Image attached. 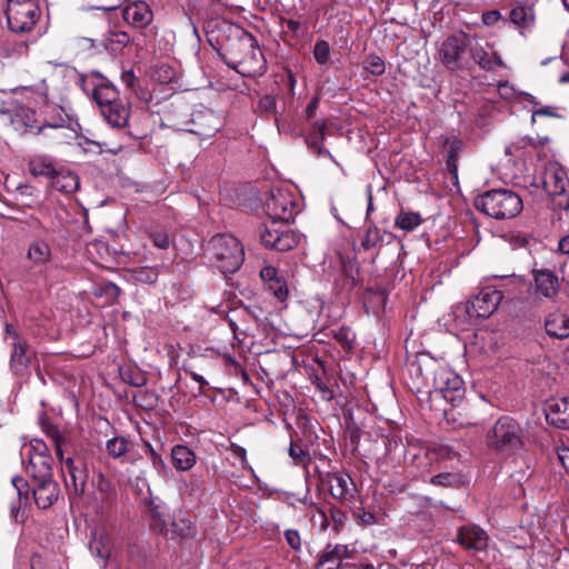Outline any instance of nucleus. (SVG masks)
Listing matches in <instances>:
<instances>
[{"label": "nucleus", "instance_id": "1", "mask_svg": "<svg viewBox=\"0 0 569 569\" xmlns=\"http://www.w3.org/2000/svg\"><path fill=\"white\" fill-rule=\"evenodd\" d=\"M264 211L270 221L260 231L261 243L269 249L284 252L295 248L301 240V234L289 226L279 222L293 220L298 212L295 194L288 188H273L266 201Z\"/></svg>", "mask_w": 569, "mask_h": 569}, {"label": "nucleus", "instance_id": "2", "mask_svg": "<svg viewBox=\"0 0 569 569\" xmlns=\"http://www.w3.org/2000/svg\"><path fill=\"white\" fill-rule=\"evenodd\" d=\"M410 373L421 379V385L430 389V392H439L451 403L461 400L465 393L462 378L442 366L429 353H420L410 363Z\"/></svg>", "mask_w": 569, "mask_h": 569}, {"label": "nucleus", "instance_id": "3", "mask_svg": "<svg viewBox=\"0 0 569 569\" xmlns=\"http://www.w3.org/2000/svg\"><path fill=\"white\" fill-rule=\"evenodd\" d=\"M47 97L48 86L44 80L31 87L0 90V113L28 118L29 113H32L31 103H46Z\"/></svg>", "mask_w": 569, "mask_h": 569}, {"label": "nucleus", "instance_id": "4", "mask_svg": "<svg viewBox=\"0 0 569 569\" xmlns=\"http://www.w3.org/2000/svg\"><path fill=\"white\" fill-rule=\"evenodd\" d=\"M475 207L488 217L502 220L518 216L522 208V199L508 189H493L475 199Z\"/></svg>", "mask_w": 569, "mask_h": 569}, {"label": "nucleus", "instance_id": "5", "mask_svg": "<svg viewBox=\"0 0 569 569\" xmlns=\"http://www.w3.org/2000/svg\"><path fill=\"white\" fill-rule=\"evenodd\" d=\"M207 252L210 260L222 273H233L243 260V247L231 234H216L208 243Z\"/></svg>", "mask_w": 569, "mask_h": 569}, {"label": "nucleus", "instance_id": "6", "mask_svg": "<svg viewBox=\"0 0 569 569\" xmlns=\"http://www.w3.org/2000/svg\"><path fill=\"white\" fill-rule=\"evenodd\" d=\"M4 14L12 32L26 33L36 26L40 10L36 0H7Z\"/></svg>", "mask_w": 569, "mask_h": 569}, {"label": "nucleus", "instance_id": "7", "mask_svg": "<svg viewBox=\"0 0 569 569\" xmlns=\"http://www.w3.org/2000/svg\"><path fill=\"white\" fill-rule=\"evenodd\" d=\"M523 431L520 425L508 416L500 417L488 432V445L497 450H513L522 446Z\"/></svg>", "mask_w": 569, "mask_h": 569}, {"label": "nucleus", "instance_id": "8", "mask_svg": "<svg viewBox=\"0 0 569 569\" xmlns=\"http://www.w3.org/2000/svg\"><path fill=\"white\" fill-rule=\"evenodd\" d=\"M323 487L328 488L330 496L342 506L352 508L356 503L358 489L351 476L345 471H327L319 475Z\"/></svg>", "mask_w": 569, "mask_h": 569}, {"label": "nucleus", "instance_id": "9", "mask_svg": "<svg viewBox=\"0 0 569 569\" xmlns=\"http://www.w3.org/2000/svg\"><path fill=\"white\" fill-rule=\"evenodd\" d=\"M80 87L87 94H91L99 109L120 100L116 87L98 71L81 77Z\"/></svg>", "mask_w": 569, "mask_h": 569}, {"label": "nucleus", "instance_id": "10", "mask_svg": "<svg viewBox=\"0 0 569 569\" xmlns=\"http://www.w3.org/2000/svg\"><path fill=\"white\" fill-rule=\"evenodd\" d=\"M470 46L469 37L460 32L449 36L443 40L439 49L441 63L451 71L460 70L465 67L463 54Z\"/></svg>", "mask_w": 569, "mask_h": 569}, {"label": "nucleus", "instance_id": "11", "mask_svg": "<svg viewBox=\"0 0 569 569\" xmlns=\"http://www.w3.org/2000/svg\"><path fill=\"white\" fill-rule=\"evenodd\" d=\"M62 470L69 477V480H66L67 487L71 488L74 496L81 497L88 480V466L84 458L81 456L66 458Z\"/></svg>", "mask_w": 569, "mask_h": 569}, {"label": "nucleus", "instance_id": "12", "mask_svg": "<svg viewBox=\"0 0 569 569\" xmlns=\"http://www.w3.org/2000/svg\"><path fill=\"white\" fill-rule=\"evenodd\" d=\"M191 122L194 128L190 131L202 137L213 136L223 124L218 113L202 106L192 112Z\"/></svg>", "mask_w": 569, "mask_h": 569}, {"label": "nucleus", "instance_id": "13", "mask_svg": "<svg viewBox=\"0 0 569 569\" xmlns=\"http://www.w3.org/2000/svg\"><path fill=\"white\" fill-rule=\"evenodd\" d=\"M503 295L500 290L488 286L480 290L476 298L470 303L472 311H475L477 318H489L497 310L501 303Z\"/></svg>", "mask_w": 569, "mask_h": 569}, {"label": "nucleus", "instance_id": "14", "mask_svg": "<svg viewBox=\"0 0 569 569\" xmlns=\"http://www.w3.org/2000/svg\"><path fill=\"white\" fill-rule=\"evenodd\" d=\"M543 190L549 196H560L566 191L567 174L558 162H548L541 178Z\"/></svg>", "mask_w": 569, "mask_h": 569}, {"label": "nucleus", "instance_id": "15", "mask_svg": "<svg viewBox=\"0 0 569 569\" xmlns=\"http://www.w3.org/2000/svg\"><path fill=\"white\" fill-rule=\"evenodd\" d=\"M32 497L40 509H48L59 497V486L52 478L32 480Z\"/></svg>", "mask_w": 569, "mask_h": 569}, {"label": "nucleus", "instance_id": "16", "mask_svg": "<svg viewBox=\"0 0 569 569\" xmlns=\"http://www.w3.org/2000/svg\"><path fill=\"white\" fill-rule=\"evenodd\" d=\"M487 532L477 525H466L458 529L457 541L460 546L472 551H482L488 546Z\"/></svg>", "mask_w": 569, "mask_h": 569}, {"label": "nucleus", "instance_id": "17", "mask_svg": "<svg viewBox=\"0 0 569 569\" xmlns=\"http://www.w3.org/2000/svg\"><path fill=\"white\" fill-rule=\"evenodd\" d=\"M123 20L136 29L147 28L153 20V12L144 1H133L122 10Z\"/></svg>", "mask_w": 569, "mask_h": 569}, {"label": "nucleus", "instance_id": "18", "mask_svg": "<svg viewBox=\"0 0 569 569\" xmlns=\"http://www.w3.org/2000/svg\"><path fill=\"white\" fill-rule=\"evenodd\" d=\"M26 259L32 268H46L53 260L52 248L47 240L36 238L28 244Z\"/></svg>", "mask_w": 569, "mask_h": 569}, {"label": "nucleus", "instance_id": "19", "mask_svg": "<svg viewBox=\"0 0 569 569\" xmlns=\"http://www.w3.org/2000/svg\"><path fill=\"white\" fill-rule=\"evenodd\" d=\"M546 418L555 427L569 430V397L548 401Z\"/></svg>", "mask_w": 569, "mask_h": 569}, {"label": "nucleus", "instance_id": "20", "mask_svg": "<svg viewBox=\"0 0 569 569\" xmlns=\"http://www.w3.org/2000/svg\"><path fill=\"white\" fill-rule=\"evenodd\" d=\"M11 348L9 361L10 370L14 375H23L27 372L32 359L30 346L28 341L23 339L17 342H11Z\"/></svg>", "mask_w": 569, "mask_h": 569}, {"label": "nucleus", "instance_id": "21", "mask_svg": "<svg viewBox=\"0 0 569 569\" xmlns=\"http://www.w3.org/2000/svg\"><path fill=\"white\" fill-rule=\"evenodd\" d=\"M471 59L482 70L493 71L496 67H503L501 57L492 50L489 43L473 46L469 49Z\"/></svg>", "mask_w": 569, "mask_h": 569}, {"label": "nucleus", "instance_id": "22", "mask_svg": "<svg viewBox=\"0 0 569 569\" xmlns=\"http://www.w3.org/2000/svg\"><path fill=\"white\" fill-rule=\"evenodd\" d=\"M101 116L113 128H123L128 123L130 110L127 103L118 100L100 108Z\"/></svg>", "mask_w": 569, "mask_h": 569}, {"label": "nucleus", "instance_id": "23", "mask_svg": "<svg viewBox=\"0 0 569 569\" xmlns=\"http://www.w3.org/2000/svg\"><path fill=\"white\" fill-rule=\"evenodd\" d=\"M533 281L536 291L548 298L551 299L558 293L559 289V281L557 276L547 269H540V270H533Z\"/></svg>", "mask_w": 569, "mask_h": 569}, {"label": "nucleus", "instance_id": "24", "mask_svg": "<svg viewBox=\"0 0 569 569\" xmlns=\"http://www.w3.org/2000/svg\"><path fill=\"white\" fill-rule=\"evenodd\" d=\"M347 558H351V551L349 550L348 546L328 545L319 558V566L323 567L329 565L325 569H340L342 566V560Z\"/></svg>", "mask_w": 569, "mask_h": 569}, {"label": "nucleus", "instance_id": "25", "mask_svg": "<svg viewBox=\"0 0 569 569\" xmlns=\"http://www.w3.org/2000/svg\"><path fill=\"white\" fill-rule=\"evenodd\" d=\"M28 167L32 176L46 177L51 182L60 166L51 157L38 154L30 159Z\"/></svg>", "mask_w": 569, "mask_h": 569}, {"label": "nucleus", "instance_id": "26", "mask_svg": "<svg viewBox=\"0 0 569 569\" xmlns=\"http://www.w3.org/2000/svg\"><path fill=\"white\" fill-rule=\"evenodd\" d=\"M545 328L548 336L565 339L569 337V318L566 313L553 311L547 316Z\"/></svg>", "mask_w": 569, "mask_h": 569}, {"label": "nucleus", "instance_id": "27", "mask_svg": "<svg viewBox=\"0 0 569 569\" xmlns=\"http://www.w3.org/2000/svg\"><path fill=\"white\" fill-rule=\"evenodd\" d=\"M52 189L62 193H72L79 188L78 176L68 168L59 167L58 172L50 182Z\"/></svg>", "mask_w": 569, "mask_h": 569}, {"label": "nucleus", "instance_id": "28", "mask_svg": "<svg viewBox=\"0 0 569 569\" xmlns=\"http://www.w3.org/2000/svg\"><path fill=\"white\" fill-rule=\"evenodd\" d=\"M14 200L22 207L38 208L42 204L41 192L28 183H19L14 188Z\"/></svg>", "mask_w": 569, "mask_h": 569}, {"label": "nucleus", "instance_id": "29", "mask_svg": "<svg viewBox=\"0 0 569 569\" xmlns=\"http://www.w3.org/2000/svg\"><path fill=\"white\" fill-rule=\"evenodd\" d=\"M450 317L452 326L459 331L469 330L477 318L469 303H459L455 306Z\"/></svg>", "mask_w": 569, "mask_h": 569}, {"label": "nucleus", "instance_id": "30", "mask_svg": "<svg viewBox=\"0 0 569 569\" xmlns=\"http://www.w3.org/2000/svg\"><path fill=\"white\" fill-rule=\"evenodd\" d=\"M149 515L151 528L157 532L163 533L170 522L168 507L164 503L152 499L149 502Z\"/></svg>", "mask_w": 569, "mask_h": 569}, {"label": "nucleus", "instance_id": "31", "mask_svg": "<svg viewBox=\"0 0 569 569\" xmlns=\"http://www.w3.org/2000/svg\"><path fill=\"white\" fill-rule=\"evenodd\" d=\"M171 462L178 471H188L196 465L194 452L184 445H174L171 448Z\"/></svg>", "mask_w": 569, "mask_h": 569}, {"label": "nucleus", "instance_id": "32", "mask_svg": "<svg viewBox=\"0 0 569 569\" xmlns=\"http://www.w3.org/2000/svg\"><path fill=\"white\" fill-rule=\"evenodd\" d=\"M28 460L27 472L31 476L32 480L42 478H52V458L47 457H30Z\"/></svg>", "mask_w": 569, "mask_h": 569}, {"label": "nucleus", "instance_id": "33", "mask_svg": "<svg viewBox=\"0 0 569 569\" xmlns=\"http://www.w3.org/2000/svg\"><path fill=\"white\" fill-rule=\"evenodd\" d=\"M46 116L47 126L50 128H67L72 121L71 116L58 106H48Z\"/></svg>", "mask_w": 569, "mask_h": 569}, {"label": "nucleus", "instance_id": "34", "mask_svg": "<svg viewBox=\"0 0 569 569\" xmlns=\"http://www.w3.org/2000/svg\"><path fill=\"white\" fill-rule=\"evenodd\" d=\"M325 123H315L312 131L306 138V142L309 149H311L318 156H329L330 158H332L329 150L322 147V141L325 139Z\"/></svg>", "mask_w": 569, "mask_h": 569}, {"label": "nucleus", "instance_id": "35", "mask_svg": "<svg viewBox=\"0 0 569 569\" xmlns=\"http://www.w3.org/2000/svg\"><path fill=\"white\" fill-rule=\"evenodd\" d=\"M11 483H12L13 488L16 489L17 495L19 497V503L18 505L12 503L11 509H10L12 517H14V519H17L20 509L22 508L23 505H27V502L29 500L30 486L22 477H19V476L13 477L11 479Z\"/></svg>", "mask_w": 569, "mask_h": 569}, {"label": "nucleus", "instance_id": "36", "mask_svg": "<svg viewBox=\"0 0 569 569\" xmlns=\"http://www.w3.org/2000/svg\"><path fill=\"white\" fill-rule=\"evenodd\" d=\"M144 453L159 477L168 479L172 475L171 469L164 462L161 455L149 442H144Z\"/></svg>", "mask_w": 569, "mask_h": 569}, {"label": "nucleus", "instance_id": "37", "mask_svg": "<svg viewBox=\"0 0 569 569\" xmlns=\"http://www.w3.org/2000/svg\"><path fill=\"white\" fill-rule=\"evenodd\" d=\"M422 222L420 213L401 210L395 219V226L406 232H411Z\"/></svg>", "mask_w": 569, "mask_h": 569}, {"label": "nucleus", "instance_id": "38", "mask_svg": "<svg viewBox=\"0 0 569 569\" xmlns=\"http://www.w3.org/2000/svg\"><path fill=\"white\" fill-rule=\"evenodd\" d=\"M170 535L171 538H186L193 535L192 522L189 519L180 518L178 520H170L169 526L163 532Z\"/></svg>", "mask_w": 569, "mask_h": 569}, {"label": "nucleus", "instance_id": "39", "mask_svg": "<svg viewBox=\"0 0 569 569\" xmlns=\"http://www.w3.org/2000/svg\"><path fill=\"white\" fill-rule=\"evenodd\" d=\"M108 541V536L100 533L99 536L96 535L89 543L90 552L103 561V567L107 566V559L110 556Z\"/></svg>", "mask_w": 569, "mask_h": 569}, {"label": "nucleus", "instance_id": "40", "mask_svg": "<svg viewBox=\"0 0 569 569\" xmlns=\"http://www.w3.org/2000/svg\"><path fill=\"white\" fill-rule=\"evenodd\" d=\"M129 279L143 284H152L158 280V271L150 267H140L128 270Z\"/></svg>", "mask_w": 569, "mask_h": 569}, {"label": "nucleus", "instance_id": "41", "mask_svg": "<svg viewBox=\"0 0 569 569\" xmlns=\"http://www.w3.org/2000/svg\"><path fill=\"white\" fill-rule=\"evenodd\" d=\"M50 456L49 448L42 439H31L29 445H24L21 449L22 461L30 457H47Z\"/></svg>", "mask_w": 569, "mask_h": 569}, {"label": "nucleus", "instance_id": "42", "mask_svg": "<svg viewBox=\"0 0 569 569\" xmlns=\"http://www.w3.org/2000/svg\"><path fill=\"white\" fill-rule=\"evenodd\" d=\"M510 21L521 28L529 27L533 22V12L530 7L519 6L510 10Z\"/></svg>", "mask_w": 569, "mask_h": 569}, {"label": "nucleus", "instance_id": "43", "mask_svg": "<svg viewBox=\"0 0 569 569\" xmlns=\"http://www.w3.org/2000/svg\"><path fill=\"white\" fill-rule=\"evenodd\" d=\"M130 442L124 437H113L106 442L108 455L114 459L124 457L129 452Z\"/></svg>", "mask_w": 569, "mask_h": 569}, {"label": "nucleus", "instance_id": "44", "mask_svg": "<svg viewBox=\"0 0 569 569\" xmlns=\"http://www.w3.org/2000/svg\"><path fill=\"white\" fill-rule=\"evenodd\" d=\"M131 39L124 31H110L106 37V48L112 52L121 51L130 43Z\"/></svg>", "mask_w": 569, "mask_h": 569}, {"label": "nucleus", "instance_id": "45", "mask_svg": "<svg viewBox=\"0 0 569 569\" xmlns=\"http://www.w3.org/2000/svg\"><path fill=\"white\" fill-rule=\"evenodd\" d=\"M387 233L382 232L378 227L370 226L361 240V246L363 249L369 250L372 248H378L385 241V236Z\"/></svg>", "mask_w": 569, "mask_h": 569}, {"label": "nucleus", "instance_id": "46", "mask_svg": "<svg viewBox=\"0 0 569 569\" xmlns=\"http://www.w3.org/2000/svg\"><path fill=\"white\" fill-rule=\"evenodd\" d=\"M463 477L459 472H441L430 478V483L441 487H459Z\"/></svg>", "mask_w": 569, "mask_h": 569}, {"label": "nucleus", "instance_id": "47", "mask_svg": "<svg viewBox=\"0 0 569 569\" xmlns=\"http://www.w3.org/2000/svg\"><path fill=\"white\" fill-rule=\"evenodd\" d=\"M96 488L102 502H109L114 497V487L102 472L97 475Z\"/></svg>", "mask_w": 569, "mask_h": 569}, {"label": "nucleus", "instance_id": "48", "mask_svg": "<svg viewBox=\"0 0 569 569\" xmlns=\"http://www.w3.org/2000/svg\"><path fill=\"white\" fill-rule=\"evenodd\" d=\"M288 453L296 466H308L311 460L309 452L293 442H291Z\"/></svg>", "mask_w": 569, "mask_h": 569}, {"label": "nucleus", "instance_id": "49", "mask_svg": "<svg viewBox=\"0 0 569 569\" xmlns=\"http://www.w3.org/2000/svg\"><path fill=\"white\" fill-rule=\"evenodd\" d=\"M313 57L319 64H321V66L328 64L329 58H330V46H329L328 41L318 40L315 43Z\"/></svg>", "mask_w": 569, "mask_h": 569}, {"label": "nucleus", "instance_id": "50", "mask_svg": "<svg viewBox=\"0 0 569 569\" xmlns=\"http://www.w3.org/2000/svg\"><path fill=\"white\" fill-rule=\"evenodd\" d=\"M174 78L176 70L168 64H160L152 72V79L160 83H169Z\"/></svg>", "mask_w": 569, "mask_h": 569}, {"label": "nucleus", "instance_id": "51", "mask_svg": "<svg viewBox=\"0 0 569 569\" xmlns=\"http://www.w3.org/2000/svg\"><path fill=\"white\" fill-rule=\"evenodd\" d=\"M154 247L159 249H168L171 246V238L163 229H156L149 234Z\"/></svg>", "mask_w": 569, "mask_h": 569}, {"label": "nucleus", "instance_id": "52", "mask_svg": "<svg viewBox=\"0 0 569 569\" xmlns=\"http://www.w3.org/2000/svg\"><path fill=\"white\" fill-rule=\"evenodd\" d=\"M44 431L54 443L57 457L60 460H63V450H62L63 437L60 435L58 428L49 425V426L44 427Z\"/></svg>", "mask_w": 569, "mask_h": 569}, {"label": "nucleus", "instance_id": "53", "mask_svg": "<svg viewBox=\"0 0 569 569\" xmlns=\"http://www.w3.org/2000/svg\"><path fill=\"white\" fill-rule=\"evenodd\" d=\"M268 289L279 301H283L288 296L286 281L280 277L277 280L270 282L268 284Z\"/></svg>", "mask_w": 569, "mask_h": 569}, {"label": "nucleus", "instance_id": "54", "mask_svg": "<svg viewBox=\"0 0 569 569\" xmlns=\"http://www.w3.org/2000/svg\"><path fill=\"white\" fill-rule=\"evenodd\" d=\"M366 70L373 76H381L385 70V61L378 56H370Z\"/></svg>", "mask_w": 569, "mask_h": 569}, {"label": "nucleus", "instance_id": "55", "mask_svg": "<svg viewBox=\"0 0 569 569\" xmlns=\"http://www.w3.org/2000/svg\"><path fill=\"white\" fill-rule=\"evenodd\" d=\"M286 542L289 547L295 551L301 550V537L298 530L296 529H287L283 532Z\"/></svg>", "mask_w": 569, "mask_h": 569}, {"label": "nucleus", "instance_id": "56", "mask_svg": "<svg viewBox=\"0 0 569 569\" xmlns=\"http://www.w3.org/2000/svg\"><path fill=\"white\" fill-rule=\"evenodd\" d=\"M335 338L346 349H352L355 335L349 330L341 328L336 335Z\"/></svg>", "mask_w": 569, "mask_h": 569}, {"label": "nucleus", "instance_id": "57", "mask_svg": "<svg viewBox=\"0 0 569 569\" xmlns=\"http://www.w3.org/2000/svg\"><path fill=\"white\" fill-rule=\"evenodd\" d=\"M277 106L276 98L271 94H264L259 99L258 108L262 113L274 112Z\"/></svg>", "mask_w": 569, "mask_h": 569}, {"label": "nucleus", "instance_id": "58", "mask_svg": "<svg viewBox=\"0 0 569 569\" xmlns=\"http://www.w3.org/2000/svg\"><path fill=\"white\" fill-rule=\"evenodd\" d=\"M100 295L116 299L121 295V289L113 282H106L101 284Z\"/></svg>", "mask_w": 569, "mask_h": 569}, {"label": "nucleus", "instance_id": "59", "mask_svg": "<svg viewBox=\"0 0 569 569\" xmlns=\"http://www.w3.org/2000/svg\"><path fill=\"white\" fill-rule=\"evenodd\" d=\"M121 81L127 88H129L132 91L136 90V88L138 86V79L131 69L124 70L121 73Z\"/></svg>", "mask_w": 569, "mask_h": 569}, {"label": "nucleus", "instance_id": "60", "mask_svg": "<svg viewBox=\"0 0 569 569\" xmlns=\"http://www.w3.org/2000/svg\"><path fill=\"white\" fill-rule=\"evenodd\" d=\"M261 279L268 284L279 278L278 271L272 266H266L260 271Z\"/></svg>", "mask_w": 569, "mask_h": 569}, {"label": "nucleus", "instance_id": "61", "mask_svg": "<svg viewBox=\"0 0 569 569\" xmlns=\"http://www.w3.org/2000/svg\"><path fill=\"white\" fill-rule=\"evenodd\" d=\"M358 521L362 525L370 526L376 523V516L373 512L360 509L357 513Z\"/></svg>", "mask_w": 569, "mask_h": 569}, {"label": "nucleus", "instance_id": "62", "mask_svg": "<svg viewBox=\"0 0 569 569\" xmlns=\"http://www.w3.org/2000/svg\"><path fill=\"white\" fill-rule=\"evenodd\" d=\"M499 96L503 99H512L516 94L515 89L509 84L508 81L501 82L498 86Z\"/></svg>", "mask_w": 569, "mask_h": 569}, {"label": "nucleus", "instance_id": "63", "mask_svg": "<svg viewBox=\"0 0 569 569\" xmlns=\"http://www.w3.org/2000/svg\"><path fill=\"white\" fill-rule=\"evenodd\" d=\"M501 14L498 10H490L482 13V22L486 26H493L501 19Z\"/></svg>", "mask_w": 569, "mask_h": 569}, {"label": "nucleus", "instance_id": "64", "mask_svg": "<svg viewBox=\"0 0 569 569\" xmlns=\"http://www.w3.org/2000/svg\"><path fill=\"white\" fill-rule=\"evenodd\" d=\"M448 156H453L458 158V154L462 148L461 140L453 138L452 140L448 141Z\"/></svg>", "mask_w": 569, "mask_h": 569}]
</instances>
